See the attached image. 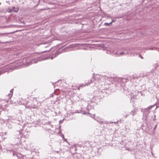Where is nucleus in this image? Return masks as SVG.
<instances>
[{
  "mask_svg": "<svg viewBox=\"0 0 159 159\" xmlns=\"http://www.w3.org/2000/svg\"><path fill=\"white\" fill-rule=\"evenodd\" d=\"M42 60H43V59H42ZM42 60V59L39 57L33 60L31 59V58L30 57H25L20 59L17 61V65L15 66L14 69H16V68L22 66L26 65V66H28L32 64L37 63L38 61Z\"/></svg>",
  "mask_w": 159,
  "mask_h": 159,
  "instance_id": "obj_1",
  "label": "nucleus"
},
{
  "mask_svg": "<svg viewBox=\"0 0 159 159\" xmlns=\"http://www.w3.org/2000/svg\"><path fill=\"white\" fill-rule=\"evenodd\" d=\"M95 81L98 82L99 85L103 86L106 84H110L113 83V79L111 77H109L105 75L104 76L101 75L96 74L94 76Z\"/></svg>",
  "mask_w": 159,
  "mask_h": 159,
  "instance_id": "obj_2",
  "label": "nucleus"
},
{
  "mask_svg": "<svg viewBox=\"0 0 159 159\" xmlns=\"http://www.w3.org/2000/svg\"><path fill=\"white\" fill-rule=\"evenodd\" d=\"M27 132L25 131L24 129L19 131V136L21 138H25L27 137Z\"/></svg>",
  "mask_w": 159,
  "mask_h": 159,
  "instance_id": "obj_3",
  "label": "nucleus"
},
{
  "mask_svg": "<svg viewBox=\"0 0 159 159\" xmlns=\"http://www.w3.org/2000/svg\"><path fill=\"white\" fill-rule=\"evenodd\" d=\"M28 102H27L25 103H23L24 105H25V107H27L29 108H37V106L35 105H32V104L28 105Z\"/></svg>",
  "mask_w": 159,
  "mask_h": 159,
  "instance_id": "obj_4",
  "label": "nucleus"
},
{
  "mask_svg": "<svg viewBox=\"0 0 159 159\" xmlns=\"http://www.w3.org/2000/svg\"><path fill=\"white\" fill-rule=\"evenodd\" d=\"M154 106V105H152V106H149L147 108L145 109L144 111L145 113H146L148 114H149L150 111H149V110H151L152 108Z\"/></svg>",
  "mask_w": 159,
  "mask_h": 159,
  "instance_id": "obj_5",
  "label": "nucleus"
},
{
  "mask_svg": "<svg viewBox=\"0 0 159 159\" xmlns=\"http://www.w3.org/2000/svg\"><path fill=\"white\" fill-rule=\"evenodd\" d=\"M92 82V81H91L90 82H88L87 83H86L85 84H83V85H80L79 86V87H78V89L79 90H80V88H81V87H82L83 86L84 87V86H88V85H89Z\"/></svg>",
  "mask_w": 159,
  "mask_h": 159,
  "instance_id": "obj_6",
  "label": "nucleus"
},
{
  "mask_svg": "<svg viewBox=\"0 0 159 159\" xmlns=\"http://www.w3.org/2000/svg\"><path fill=\"white\" fill-rule=\"evenodd\" d=\"M126 54H129L128 52H117L116 53V55L118 56L119 55H124Z\"/></svg>",
  "mask_w": 159,
  "mask_h": 159,
  "instance_id": "obj_7",
  "label": "nucleus"
},
{
  "mask_svg": "<svg viewBox=\"0 0 159 159\" xmlns=\"http://www.w3.org/2000/svg\"><path fill=\"white\" fill-rule=\"evenodd\" d=\"M137 108H135L134 110L132 111L131 112V114L134 116L137 113Z\"/></svg>",
  "mask_w": 159,
  "mask_h": 159,
  "instance_id": "obj_8",
  "label": "nucleus"
},
{
  "mask_svg": "<svg viewBox=\"0 0 159 159\" xmlns=\"http://www.w3.org/2000/svg\"><path fill=\"white\" fill-rule=\"evenodd\" d=\"M114 80H118L119 82V81H120V82H121V81H123L124 80H125V81H126V80L124 78H122V79H117V78H116Z\"/></svg>",
  "mask_w": 159,
  "mask_h": 159,
  "instance_id": "obj_9",
  "label": "nucleus"
},
{
  "mask_svg": "<svg viewBox=\"0 0 159 159\" xmlns=\"http://www.w3.org/2000/svg\"><path fill=\"white\" fill-rule=\"evenodd\" d=\"M12 11H14V12H17L19 10V9L18 8H16L15 7H13L12 8Z\"/></svg>",
  "mask_w": 159,
  "mask_h": 159,
  "instance_id": "obj_10",
  "label": "nucleus"
},
{
  "mask_svg": "<svg viewBox=\"0 0 159 159\" xmlns=\"http://www.w3.org/2000/svg\"><path fill=\"white\" fill-rule=\"evenodd\" d=\"M110 24V22L109 23H105L104 24V25H105V26H108L110 24Z\"/></svg>",
  "mask_w": 159,
  "mask_h": 159,
  "instance_id": "obj_11",
  "label": "nucleus"
},
{
  "mask_svg": "<svg viewBox=\"0 0 159 159\" xmlns=\"http://www.w3.org/2000/svg\"><path fill=\"white\" fill-rule=\"evenodd\" d=\"M19 159H26V157L25 156H23L21 158L19 157Z\"/></svg>",
  "mask_w": 159,
  "mask_h": 159,
  "instance_id": "obj_12",
  "label": "nucleus"
},
{
  "mask_svg": "<svg viewBox=\"0 0 159 159\" xmlns=\"http://www.w3.org/2000/svg\"><path fill=\"white\" fill-rule=\"evenodd\" d=\"M115 21H116V20H114L112 19V20H111V21L110 22V24H111L112 23V22H115Z\"/></svg>",
  "mask_w": 159,
  "mask_h": 159,
  "instance_id": "obj_13",
  "label": "nucleus"
},
{
  "mask_svg": "<svg viewBox=\"0 0 159 159\" xmlns=\"http://www.w3.org/2000/svg\"><path fill=\"white\" fill-rule=\"evenodd\" d=\"M8 96L9 98H11L12 96V94H9Z\"/></svg>",
  "mask_w": 159,
  "mask_h": 159,
  "instance_id": "obj_14",
  "label": "nucleus"
},
{
  "mask_svg": "<svg viewBox=\"0 0 159 159\" xmlns=\"http://www.w3.org/2000/svg\"><path fill=\"white\" fill-rule=\"evenodd\" d=\"M63 122V120H60L59 121V123H61Z\"/></svg>",
  "mask_w": 159,
  "mask_h": 159,
  "instance_id": "obj_15",
  "label": "nucleus"
},
{
  "mask_svg": "<svg viewBox=\"0 0 159 159\" xmlns=\"http://www.w3.org/2000/svg\"><path fill=\"white\" fill-rule=\"evenodd\" d=\"M139 57H140L141 58H142V59H143V57L141 55H139Z\"/></svg>",
  "mask_w": 159,
  "mask_h": 159,
  "instance_id": "obj_16",
  "label": "nucleus"
},
{
  "mask_svg": "<svg viewBox=\"0 0 159 159\" xmlns=\"http://www.w3.org/2000/svg\"><path fill=\"white\" fill-rule=\"evenodd\" d=\"M148 50H153V48H150L149 49L148 48Z\"/></svg>",
  "mask_w": 159,
  "mask_h": 159,
  "instance_id": "obj_17",
  "label": "nucleus"
},
{
  "mask_svg": "<svg viewBox=\"0 0 159 159\" xmlns=\"http://www.w3.org/2000/svg\"><path fill=\"white\" fill-rule=\"evenodd\" d=\"M13 89H12L11 91H10V92L11 93H12V92H13Z\"/></svg>",
  "mask_w": 159,
  "mask_h": 159,
  "instance_id": "obj_18",
  "label": "nucleus"
},
{
  "mask_svg": "<svg viewBox=\"0 0 159 159\" xmlns=\"http://www.w3.org/2000/svg\"><path fill=\"white\" fill-rule=\"evenodd\" d=\"M157 125H155V127L154 128V129H156V127H157Z\"/></svg>",
  "mask_w": 159,
  "mask_h": 159,
  "instance_id": "obj_19",
  "label": "nucleus"
},
{
  "mask_svg": "<svg viewBox=\"0 0 159 159\" xmlns=\"http://www.w3.org/2000/svg\"><path fill=\"white\" fill-rule=\"evenodd\" d=\"M154 71H155L154 70H152V71L151 72H154Z\"/></svg>",
  "mask_w": 159,
  "mask_h": 159,
  "instance_id": "obj_20",
  "label": "nucleus"
},
{
  "mask_svg": "<svg viewBox=\"0 0 159 159\" xmlns=\"http://www.w3.org/2000/svg\"><path fill=\"white\" fill-rule=\"evenodd\" d=\"M109 18H111V19H112V18H111V16H109Z\"/></svg>",
  "mask_w": 159,
  "mask_h": 159,
  "instance_id": "obj_21",
  "label": "nucleus"
},
{
  "mask_svg": "<svg viewBox=\"0 0 159 159\" xmlns=\"http://www.w3.org/2000/svg\"><path fill=\"white\" fill-rule=\"evenodd\" d=\"M128 115H126V116H125V117H127V116H128Z\"/></svg>",
  "mask_w": 159,
  "mask_h": 159,
  "instance_id": "obj_22",
  "label": "nucleus"
},
{
  "mask_svg": "<svg viewBox=\"0 0 159 159\" xmlns=\"http://www.w3.org/2000/svg\"><path fill=\"white\" fill-rule=\"evenodd\" d=\"M105 88H106V89H107V88H106V87H104V90H105Z\"/></svg>",
  "mask_w": 159,
  "mask_h": 159,
  "instance_id": "obj_23",
  "label": "nucleus"
},
{
  "mask_svg": "<svg viewBox=\"0 0 159 159\" xmlns=\"http://www.w3.org/2000/svg\"><path fill=\"white\" fill-rule=\"evenodd\" d=\"M1 107H2V106L0 105V108H1Z\"/></svg>",
  "mask_w": 159,
  "mask_h": 159,
  "instance_id": "obj_24",
  "label": "nucleus"
},
{
  "mask_svg": "<svg viewBox=\"0 0 159 159\" xmlns=\"http://www.w3.org/2000/svg\"><path fill=\"white\" fill-rule=\"evenodd\" d=\"M56 152H57V153H58V151H56Z\"/></svg>",
  "mask_w": 159,
  "mask_h": 159,
  "instance_id": "obj_25",
  "label": "nucleus"
},
{
  "mask_svg": "<svg viewBox=\"0 0 159 159\" xmlns=\"http://www.w3.org/2000/svg\"><path fill=\"white\" fill-rule=\"evenodd\" d=\"M13 156H14V153H13Z\"/></svg>",
  "mask_w": 159,
  "mask_h": 159,
  "instance_id": "obj_26",
  "label": "nucleus"
},
{
  "mask_svg": "<svg viewBox=\"0 0 159 159\" xmlns=\"http://www.w3.org/2000/svg\"><path fill=\"white\" fill-rule=\"evenodd\" d=\"M117 18V17H116V18Z\"/></svg>",
  "mask_w": 159,
  "mask_h": 159,
  "instance_id": "obj_27",
  "label": "nucleus"
},
{
  "mask_svg": "<svg viewBox=\"0 0 159 159\" xmlns=\"http://www.w3.org/2000/svg\"><path fill=\"white\" fill-rule=\"evenodd\" d=\"M3 33L1 34H3Z\"/></svg>",
  "mask_w": 159,
  "mask_h": 159,
  "instance_id": "obj_28",
  "label": "nucleus"
},
{
  "mask_svg": "<svg viewBox=\"0 0 159 159\" xmlns=\"http://www.w3.org/2000/svg\"><path fill=\"white\" fill-rule=\"evenodd\" d=\"M1 4V3H0V4Z\"/></svg>",
  "mask_w": 159,
  "mask_h": 159,
  "instance_id": "obj_29",
  "label": "nucleus"
}]
</instances>
